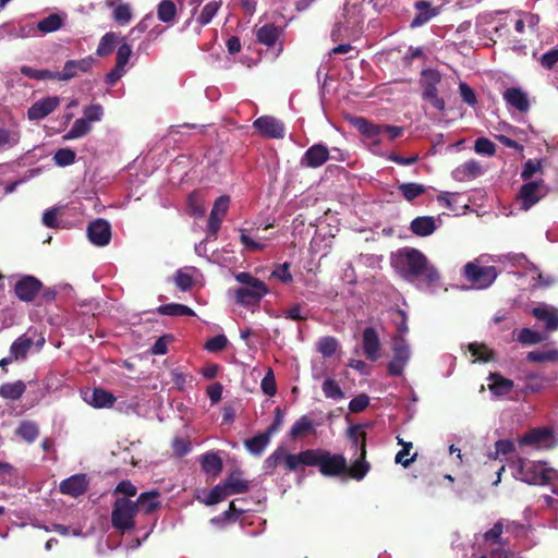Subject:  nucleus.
Listing matches in <instances>:
<instances>
[{
  "mask_svg": "<svg viewBox=\"0 0 558 558\" xmlns=\"http://www.w3.org/2000/svg\"><path fill=\"white\" fill-rule=\"evenodd\" d=\"M391 264L408 280L423 278L426 283L432 284L440 277L438 270L428 264L426 256L413 247L398 251Z\"/></svg>",
  "mask_w": 558,
  "mask_h": 558,
  "instance_id": "f257e3e1",
  "label": "nucleus"
},
{
  "mask_svg": "<svg viewBox=\"0 0 558 558\" xmlns=\"http://www.w3.org/2000/svg\"><path fill=\"white\" fill-rule=\"evenodd\" d=\"M138 512V505L126 497H118L111 511V525L121 534L135 527V515Z\"/></svg>",
  "mask_w": 558,
  "mask_h": 558,
  "instance_id": "f03ea898",
  "label": "nucleus"
},
{
  "mask_svg": "<svg viewBox=\"0 0 558 558\" xmlns=\"http://www.w3.org/2000/svg\"><path fill=\"white\" fill-rule=\"evenodd\" d=\"M514 463L520 478L531 485H546L557 474L555 470L546 468L544 464L534 463L523 458H518Z\"/></svg>",
  "mask_w": 558,
  "mask_h": 558,
  "instance_id": "7ed1b4c3",
  "label": "nucleus"
},
{
  "mask_svg": "<svg viewBox=\"0 0 558 558\" xmlns=\"http://www.w3.org/2000/svg\"><path fill=\"white\" fill-rule=\"evenodd\" d=\"M441 82V74L435 69H424L421 72L420 84L422 86V98L440 112L446 109V102L438 95V84Z\"/></svg>",
  "mask_w": 558,
  "mask_h": 558,
  "instance_id": "20e7f679",
  "label": "nucleus"
},
{
  "mask_svg": "<svg viewBox=\"0 0 558 558\" xmlns=\"http://www.w3.org/2000/svg\"><path fill=\"white\" fill-rule=\"evenodd\" d=\"M548 193V187L544 180L529 181L521 185L517 199L520 203V208L523 210L531 209Z\"/></svg>",
  "mask_w": 558,
  "mask_h": 558,
  "instance_id": "39448f33",
  "label": "nucleus"
},
{
  "mask_svg": "<svg viewBox=\"0 0 558 558\" xmlns=\"http://www.w3.org/2000/svg\"><path fill=\"white\" fill-rule=\"evenodd\" d=\"M464 276L477 289L488 288L497 278V269L494 266H480L468 263L464 266Z\"/></svg>",
  "mask_w": 558,
  "mask_h": 558,
  "instance_id": "423d86ee",
  "label": "nucleus"
},
{
  "mask_svg": "<svg viewBox=\"0 0 558 558\" xmlns=\"http://www.w3.org/2000/svg\"><path fill=\"white\" fill-rule=\"evenodd\" d=\"M393 356L387 365L389 376H401L410 360V348L404 338L395 337L392 343Z\"/></svg>",
  "mask_w": 558,
  "mask_h": 558,
  "instance_id": "0eeeda50",
  "label": "nucleus"
},
{
  "mask_svg": "<svg viewBox=\"0 0 558 558\" xmlns=\"http://www.w3.org/2000/svg\"><path fill=\"white\" fill-rule=\"evenodd\" d=\"M318 468L324 476L337 477L344 474L348 463L344 456L340 453L331 454L329 451L324 450Z\"/></svg>",
  "mask_w": 558,
  "mask_h": 558,
  "instance_id": "6e6552de",
  "label": "nucleus"
},
{
  "mask_svg": "<svg viewBox=\"0 0 558 558\" xmlns=\"http://www.w3.org/2000/svg\"><path fill=\"white\" fill-rule=\"evenodd\" d=\"M254 129L263 137L281 140L284 137L286 128L283 122L272 116H262L253 122Z\"/></svg>",
  "mask_w": 558,
  "mask_h": 558,
  "instance_id": "1a4fd4ad",
  "label": "nucleus"
},
{
  "mask_svg": "<svg viewBox=\"0 0 558 558\" xmlns=\"http://www.w3.org/2000/svg\"><path fill=\"white\" fill-rule=\"evenodd\" d=\"M267 293V286L263 281H256V284L236 289L235 301L243 306L257 305Z\"/></svg>",
  "mask_w": 558,
  "mask_h": 558,
  "instance_id": "9d476101",
  "label": "nucleus"
},
{
  "mask_svg": "<svg viewBox=\"0 0 558 558\" xmlns=\"http://www.w3.org/2000/svg\"><path fill=\"white\" fill-rule=\"evenodd\" d=\"M43 289V282L34 276L26 275L14 286L16 298L23 302H32Z\"/></svg>",
  "mask_w": 558,
  "mask_h": 558,
  "instance_id": "9b49d317",
  "label": "nucleus"
},
{
  "mask_svg": "<svg viewBox=\"0 0 558 558\" xmlns=\"http://www.w3.org/2000/svg\"><path fill=\"white\" fill-rule=\"evenodd\" d=\"M230 205V197L228 195L219 196L211 208L209 214V218L207 221V230L208 233L213 236H216L223 218L226 217Z\"/></svg>",
  "mask_w": 558,
  "mask_h": 558,
  "instance_id": "f8f14e48",
  "label": "nucleus"
},
{
  "mask_svg": "<svg viewBox=\"0 0 558 558\" xmlns=\"http://www.w3.org/2000/svg\"><path fill=\"white\" fill-rule=\"evenodd\" d=\"M87 236L89 241L97 246H105L111 240V226L101 218L92 221L87 227Z\"/></svg>",
  "mask_w": 558,
  "mask_h": 558,
  "instance_id": "ddd939ff",
  "label": "nucleus"
},
{
  "mask_svg": "<svg viewBox=\"0 0 558 558\" xmlns=\"http://www.w3.org/2000/svg\"><path fill=\"white\" fill-rule=\"evenodd\" d=\"M329 159L328 147L324 144L311 146L302 156L300 165L305 168H319Z\"/></svg>",
  "mask_w": 558,
  "mask_h": 558,
  "instance_id": "4468645a",
  "label": "nucleus"
},
{
  "mask_svg": "<svg viewBox=\"0 0 558 558\" xmlns=\"http://www.w3.org/2000/svg\"><path fill=\"white\" fill-rule=\"evenodd\" d=\"M60 105V98L49 96L35 101L27 110L29 120H41L53 112Z\"/></svg>",
  "mask_w": 558,
  "mask_h": 558,
  "instance_id": "2eb2a0df",
  "label": "nucleus"
},
{
  "mask_svg": "<svg viewBox=\"0 0 558 558\" xmlns=\"http://www.w3.org/2000/svg\"><path fill=\"white\" fill-rule=\"evenodd\" d=\"M369 469L371 464L366 461V433H362L360 457L352 465L348 466L344 474L353 480L361 481L366 476Z\"/></svg>",
  "mask_w": 558,
  "mask_h": 558,
  "instance_id": "dca6fc26",
  "label": "nucleus"
},
{
  "mask_svg": "<svg viewBox=\"0 0 558 558\" xmlns=\"http://www.w3.org/2000/svg\"><path fill=\"white\" fill-rule=\"evenodd\" d=\"M60 492L71 497H78L88 488V480L85 474H75L60 483Z\"/></svg>",
  "mask_w": 558,
  "mask_h": 558,
  "instance_id": "f3484780",
  "label": "nucleus"
},
{
  "mask_svg": "<svg viewBox=\"0 0 558 558\" xmlns=\"http://www.w3.org/2000/svg\"><path fill=\"white\" fill-rule=\"evenodd\" d=\"M554 437L553 429L549 427L532 428L519 438L521 446H546Z\"/></svg>",
  "mask_w": 558,
  "mask_h": 558,
  "instance_id": "a211bd4d",
  "label": "nucleus"
},
{
  "mask_svg": "<svg viewBox=\"0 0 558 558\" xmlns=\"http://www.w3.org/2000/svg\"><path fill=\"white\" fill-rule=\"evenodd\" d=\"M502 97L508 106L517 109L520 112H526L530 109V100L525 92L520 87L507 88Z\"/></svg>",
  "mask_w": 558,
  "mask_h": 558,
  "instance_id": "6ab92c4d",
  "label": "nucleus"
},
{
  "mask_svg": "<svg viewBox=\"0 0 558 558\" xmlns=\"http://www.w3.org/2000/svg\"><path fill=\"white\" fill-rule=\"evenodd\" d=\"M380 341L377 331L373 327H366L363 331V351L367 360L375 362L378 360Z\"/></svg>",
  "mask_w": 558,
  "mask_h": 558,
  "instance_id": "aec40b11",
  "label": "nucleus"
},
{
  "mask_svg": "<svg viewBox=\"0 0 558 558\" xmlns=\"http://www.w3.org/2000/svg\"><path fill=\"white\" fill-rule=\"evenodd\" d=\"M533 316L539 320L543 322L545 325V329L549 332L557 331L558 330V310L548 306V305H542L534 307L532 310Z\"/></svg>",
  "mask_w": 558,
  "mask_h": 558,
  "instance_id": "412c9836",
  "label": "nucleus"
},
{
  "mask_svg": "<svg viewBox=\"0 0 558 558\" xmlns=\"http://www.w3.org/2000/svg\"><path fill=\"white\" fill-rule=\"evenodd\" d=\"M414 8L417 11L415 16L413 17L410 26L412 28L422 26L430 21L434 16L438 14V9L433 7L429 1L418 0L414 3Z\"/></svg>",
  "mask_w": 558,
  "mask_h": 558,
  "instance_id": "4be33fe9",
  "label": "nucleus"
},
{
  "mask_svg": "<svg viewBox=\"0 0 558 558\" xmlns=\"http://www.w3.org/2000/svg\"><path fill=\"white\" fill-rule=\"evenodd\" d=\"M93 63L94 59L92 57L66 61L63 70L61 71V81H70L75 77L78 72H88L92 69Z\"/></svg>",
  "mask_w": 558,
  "mask_h": 558,
  "instance_id": "5701e85b",
  "label": "nucleus"
},
{
  "mask_svg": "<svg viewBox=\"0 0 558 558\" xmlns=\"http://www.w3.org/2000/svg\"><path fill=\"white\" fill-rule=\"evenodd\" d=\"M160 493L157 489H151L145 493H142L134 505H138V511H142L145 514H151L157 509L160 508L161 502L159 501Z\"/></svg>",
  "mask_w": 558,
  "mask_h": 558,
  "instance_id": "b1692460",
  "label": "nucleus"
},
{
  "mask_svg": "<svg viewBox=\"0 0 558 558\" xmlns=\"http://www.w3.org/2000/svg\"><path fill=\"white\" fill-rule=\"evenodd\" d=\"M436 229V221L432 216L416 217L410 223L411 232L422 238L433 234Z\"/></svg>",
  "mask_w": 558,
  "mask_h": 558,
  "instance_id": "393cba45",
  "label": "nucleus"
},
{
  "mask_svg": "<svg viewBox=\"0 0 558 558\" xmlns=\"http://www.w3.org/2000/svg\"><path fill=\"white\" fill-rule=\"evenodd\" d=\"M488 379L492 381L488 388L496 397H505L509 395L514 387L511 379L504 377L499 373H492Z\"/></svg>",
  "mask_w": 558,
  "mask_h": 558,
  "instance_id": "a878e982",
  "label": "nucleus"
},
{
  "mask_svg": "<svg viewBox=\"0 0 558 558\" xmlns=\"http://www.w3.org/2000/svg\"><path fill=\"white\" fill-rule=\"evenodd\" d=\"M65 15L52 13L40 20L35 26L36 32L40 34H49L59 31L64 25Z\"/></svg>",
  "mask_w": 558,
  "mask_h": 558,
  "instance_id": "bb28decb",
  "label": "nucleus"
},
{
  "mask_svg": "<svg viewBox=\"0 0 558 558\" xmlns=\"http://www.w3.org/2000/svg\"><path fill=\"white\" fill-rule=\"evenodd\" d=\"M482 172L483 169L480 162L476 160H469L456 168L453 177L459 181L471 180L477 178Z\"/></svg>",
  "mask_w": 558,
  "mask_h": 558,
  "instance_id": "cd10ccee",
  "label": "nucleus"
},
{
  "mask_svg": "<svg viewBox=\"0 0 558 558\" xmlns=\"http://www.w3.org/2000/svg\"><path fill=\"white\" fill-rule=\"evenodd\" d=\"M223 483L230 495L244 494L250 489V483L242 478L241 470L233 471Z\"/></svg>",
  "mask_w": 558,
  "mask_h": 558,
  "instance_id": "c85d7f7f",
  "label": "nucleus"
},
{
  "mask_svg": "<svg viewBox=\"0 0 558 558\" xmlns=\"http://www.w3.org/2000/svg\"><path fill=\"white\" fill-rule=\"evenodd\" d=\"M201 466L204 473L218 476L223 468L222 459L216 452H207L201 457Z\"/></svg>",
  "mask_w": 558,
  "mask_h": 558,
  "instance_id": "c756f323",
  "label": "nucleus"
},
{
  "mask_svg": "<svg viewBox=\"0 0 558 558\" xmlns=\"http://www.w3.org/2000/svg\"><path fill=\"white\" fill-rule=\"evenodd\" d=\"M518 379L524 381L521 392L525 395L538 392L544 387V377L534 372H525Z\"/></svg>",
  "mask_w": 558,
  "mask_h": 558,
  "instance_id": "7c9ffc66",
  "label": "nucleus"
},
{
  "mask_svg": "<svg viewBox=\"0 0 558 558\" xmlns=\"http://www.w3.org/2000/svg\"><path fill=\"white\" fill-rule=\"evenodd\" d=\"M281 29L275 24H265L256 32V39L259 44L272 47L277 43Z\"/></svg>",
  "mask_w": 558,
  "mask_h": 558,
  "instance_id": "2f4dec72",
  "label": "nucleus"
},
{
  "mask_svg": "<svg viewBox=\"0 0 558 558\" xmlns=\"http://www.w3.org/2000/svg\"><path fill=\"white\" fill-rule=\"evenodd\" d=\"M315 433L316 428L314 422L307 415H302L299 420L294 422L289 435L292 439H298Z\"/></svg>",
  "mask_w": 558,
  "mask_h": 558,
  "instance_id": "473e14b6",
  "label": "nucleus"
},
{
  "mask_svg": "<svg viewBox=\"0 0 558 558\" xmlns=\"http://www.w3.org/2000/svg\"><path fill=\"white\" fill-rule=\"evenodd\" d=\"M270 435L265 430L244 441L245 448L256 457L262 456L270 442Z\"/></svg>",
  "mask_w": 558,
  "mask_h": 558,
  "instance_id": "72a5a7b5",
  "label": "nucleus"
},
{
  "mask_svg": "<svg viewBox=\"0 0 558 558\" xmlns=\"http://www.w3.org/2000/svg\"><path fill=\"white\" fill-rule=\"evenodd\" d=\"M353 126L364 136L373 138L383 133V124H376L363 117H357L352 120Z\"/></svg>",
  "mask_w": 558,
  "mask_h": 558,
  "instance_id": "f704fd0d",
  "label": "nucleus"
},
{
  "mask_svg": "<svg viewBox=\"0 0 558 558\" xmlns=\"http://www.w3.org/2000/svg\"><path fill=\"white\" fill-rule=\"evenodd\" d=\"M15 435L28 444L34 442L39 436V426L33 421H22L15 429Z\"/></svg>",
  "mask_w": 558,
  "mask_h": 558,
  "instance_id": "c9c22d12",
  "label": "nucleus"
},
{
  "mask_svg": "<svg viewBox=\"0 0 558 558\" xmlns=\"http://www.w3.org/2000/svg\"><path fill=\"white\" fill-rule=\"evenodd\" d=\"M116 402V397L102 388H94L90 404L94 408H111Z\"/></svg>",
  "mask_w": 558,
  "mask_h": 558,
  "instance_id": "e433bc0d",
  "label": "nucleus"
},
{
  "mask_svg": "<svg viewBox=\"0 0 558 558\" xmlns=\"http://www.w3.org/2000/svg\"><path fill=\"white\" fill-rule=\"evenodd\" d=\"M120 36L114 32L106 33L97 47V54L101 58L109 56L120 41Z\"/></svg>",
  "mask_w": 558,
  "mask_h": 558,
  "instance_id": "4c0bfd02",
  "label": "nucleus"
},
{
  "mask_svg": "<svg viewBox=\"0 0 558 558\" xmlns=\"http://www.w3.org/2000/svg\"><path fill=\"white\" fill-rule=\"evenodd\" d=\"M26 390V385L22 380L7 383L0 387V397L3 399L19 400Z\"/></svg>",
  "mask_w": 558,
  "mask_h": 558,
  "instance_id": "58836bf2",
  "label": "nucleus"
},
{
  "mask_svg": "<svg viewBox=\"0 0 558 558\" xmlns=\"http://www.w3.org/2000/svg\"><path fill=\"white\" fill-rule=\"evenodd\" d=\"M32 345V338L21 336L11 344L10 354L14 360H23L26 357Z\"/></svg>",
  "mask_w": 558,
  "mask_h": 558,
  "instance_id": "ea45409f",
  "label": "nucleus"
},
{
  "mask_svg": "<svg viewBox=\"0 0 558 558\" xmlns=\"http://www.w3.org/2000/svg\"><path fill=\"white\" fill-rule=\"evenodd\" d=\"M157 312L161 315H167V316H195V312L184 305V304H179V303H169V304H165V305H160L158 308H157Z\"/></svg>",
  "mask_w": 558,
  "mask_h": 558,
  "instance_id": "a19ab883",
  "label": "nucleus"
},
{
  "mask_svg": "<svg viewBox=\"0 0 558 558\" xmlns=\"http://www.w3.org/2000/svg\"><path fill=\"white\" fill-rule=\"evenodd\" d=\"M21 140V132L13 129H5L0 126V149L7 150L19 144Z\"/></svg>",
  "mask_w": 558,
  "mask_h": 558,
  "instance_id": "79ce46f5",
  "label": "nucleus"
},
{
  "mask_svg": "<svg viewBox=\"0 0 558 558\" xmlns=\"http://www.w3.org/2000/svg\"><path fill=\"white\" fill-rule=\"evenodd\" d=\"M403 198L408 202H413L418 196L423 195L426 191L425 186L415 182L401 183L398 186Z\"/></svg>",
  "mask_w": 558,
  "mask_h": 558,
  "instance_id": "37998d69",
  "label": "nucleus"
},
{
  "mask_svg": "<svg viewBox=\"0 0 558 558\" xmlns=\"http://www.w3.org/2000/svg\"><path fill=\"white\" fill-rule=\"evenodd\" d=\"M398 444L402 446V449L397 452L395 461L404 468H408L417 458V453H413L411 458H407L410 454L413 444L411 441H404L398 437Z\"/></svg>",
  "mask_w": 558,
  "mask_h": 558,
  "instance_id": "c03bdc74",
  "label": "nucleus"
},
{
  "mask_svg": "<svg viewBox=\"0 0 558 558\" xmlns=\"http://www.w3.org/2000/svg\"><path fill=\"white\" fill-rule=\"evenodd\" d=\"M177 14V5L171 0H162L158 4L157 15L159 21L163 23H171L174 21Z\"/></svg>",
  "mask_w": 558,
  "mask_h": 558,
  "instance_id": "a18cd8bd",
  "label": "nucleus"
},
{
  "mask_svg": "<svg viewBox=\"0 0 558 558\" xmlns=\"http://www.w3.org/2000/svg\"><path fill=\"white\" fill-rule=\"evenodd\" d=\"M469 351L480 362H489L494 360L495 353L485 343L473 342L469 344Z\"/></svg>",
  "mask_w": 558,
  "mask_h": 558,
  "instance_id": "49530a36",
  "label": "nucleus"
},
{
  "mask_svg": "<svg viewBox=\"0 0 558 558\" xmlns=\"http://www.w3.org/2000/svg\"><path fill=\"white\" fill-rule=\"evenodd\" d=\"M221 7V1L213 0L205 4L201 14L196 19L197 23L201 26H205L209 24L213 17L217 14L218 10Z\"/></svg>",
  "mask_w": 558,
  "mask_h": 558,
  "instance_id": "de8ad7c7",
  "label": "nucleus"
},
{
  "mask_svg": "<svg viewBox=\"0 0 558 558\" xmlns=\"http://www.w3.org/2000/svg\"><path fill=\"white\" fill-rule=\"evenodd\" d=\"M90 131V123L85 118L76 119L70 129V131L64 135L65 140H74L80 138L86 135Z\"/></svg>",
  "mask_w": 558,
  "mask_h": 558,
  "instance_id": "09e8293b",
  "label": "nucleus"
},
{
  "mask_svg": "<svg viewBox=\"0 0 558 558\" xmlns=\"http://www.w3.org/2000/svg\"><path fill=\"white\" fill-rule=\"evenodd\" d=\"M323 449H306L299 452L301 465L319 466Z\"/></svg>",
  "mask_w": 558,
  "mask_h": 558,
  "instance_id": "8fccbe9b",
  "label": "nucleus"
},
{
  "mask_svg": "<svg viewBox=\"0 0 558 558\" xmlns=\"http://www.w3.org/2000/svg\"><path fill=\"white\" fill-rule=\"evenodd\" d=\"M228 496H230V494L225 483L218 484L210 489L209 494L204 499V504L207 506H214L222 501Z\"/></svg>",
  "mask_w": 558,
  "mask_h": 558,
  "instance_id": "3c124183",
  "label": "nucleus"
},
{
  "mask_svg": "<svg viewBox=\"0 0 558 558\" xmlns=\"http://www.w3.org/2000/svg\"><path fill=\"white\" fill-rule=\"evenodd\" d=\"M547 337L530 328H522L518 335V341L523 344H537L545 341Z\"/></svg>",
  "mask_w": 558,
  "mask_h": 558,
  "instance_id": "603ef678",
  "label": "nucleus"
},
{
  "mask_svg": "<svg viewBox=\"0 0 558 558\" xmlns=\"http://www.w3.org/2000/svg\"><path fill=\"white\" fill-rule=\"evenodd\" d=\"M338 345L339 342L335 337L326 336L319 339L317 348L324 357H330L336 353Z\"/></svg>",
  "mask_w": 558,
  "mask_h": 558,
  "instance_id": "864d4df0",
  "label": "nucleus"
},
{
  "mask_svg": "<svg viewBox=\"0 0 558 558\" xmlns=\"http://www.w3.org/2000/svg\"><path fill=\"white\" fill-rule=\"evenodd\" d=\"M526 360L533 363L558 362V350L531 351L527 353Z\"/></svg>",
  "mask_w": 558,
  "mask_h": 558,
  "instance_id": "5fc2aeb1",
  "label": "nucleus"
},
{
  "mask_svg": "<svg viewBox=\"0 0 558 558\" xmlns=\"http://www.w3.org/2000/svg\"><path fill=\"white\" fill-rule=\"evenodd\" d=\"M322 390L326 398L333 400L344 398V393L340 388L339 384L332 378H328L323 383Z\"/></svg>",
  "mask_w": 558,
  "mask_h": 558,
  "instance_id": "6e6d98bb",
  "label": "nucleus"
},
{
  "mask_svg": "<svg viewBox=\"0 0 558 558\" xmlns=\"http://www.w3.org/2000/svg\"><path fill=\"white\" fill-rule=\"evenodd\" d=\"M283 446H279L263 463L265 474H272L276 468L282 463Z\"/></svg>",
  "mask_w": 558,
  "mask_h": 558,
  "instance_id": "4d7b16f0",
  "label": "nucleus"
},
{
  "mask_svg": "<svg viewBox=\"0 0 558 558\" xmlns=\"http://www.w3.org/2000/svg\"><path fill=\"white\" fill-rule=\"evenodd\" d=\"M542 172H543L542 161L538 159H529L523 165V168L521 171V179L525 182H529L534 174L542 173Z\"/></svg>",
  "mask_w": 558,
  "mask_h": 558,
  "instance_id": "13d9d810",
  "label": "nucleus"
},
{
  "mask_svg": "<svg viewBox=\"0 0 558 558\" xmlns=\"http://www.w3.org/2000/svg\"><path fill=\"white\" fill-rule=\"evenodd\" d=\"M75 151L71 148H60L53 155V161L57 166L65 167L75 161Z\"/></svg>",
  "mask_w": 558,
  "mask_h": 558,
  "instance_id": "bf43d9fd",
  "label": "nucleus"
},
{
  "mask_svg": "<svg viewBox=\"0 0 558 558\" xmlns=\"http://www.w3.org/2000/svg\"><path fill=\"white\" fill-rule=\"evenodd\" d=\"M475 153L485 156H494L496 153V145L487 137H478L474 144Z\"/></svg>",
  "mask_w": 558,
  "mask_h": 558,
  "instance_id": "052dcab7",
  "label": "nucleus"
},
{
  "mask_svg": "<svg viewBox=\"0 0 558 558\" xmlns=\"http://www.w3.org/2000/svg\"><path fill=\"white\" fill-rule=\"evenodd\" d=\"M514 451V444L510 439H500L495 442V452L489 453L494 460L499 458V454L507 456Z\"/></svg>",
  "mask_w": 558,
  "mask_h": 558,
  "instance_id": "680f3d73",
  "label": "nucleus"
},
{
  "mask_svg": "<svg viewBox=\"0 0 558 558\" xmlns=\"http://www.w3.org/2000/svg\"><path fill=\"white\" fill-rule=\"evenodd\" d=\"M305 307L304 303H295L290 308L283 312V317L290 320H306L308 318V313H304L303 308Z\"/></svg>",
  "mask_w": 558,
  "mask_h": 558,
  "instance_id": "e2e57ef3",
  "label": "nucleus"
},
{
  "mask_svg": "<svg viewBox=\"0 0 558 558\" xmlns=\"http://www.w3.org/2000/svg\"><path fill=\"white\" fill-rule=\"evenodd\" d=\"M263 392L268 397H274L277 392V385L272 369H268L260 383Z\"/></svg>",
  "mask_w": 558,
  "mask_h": 558,
  "instance_id": "0e129e2a",
  "label": "nucleus"
},
{
  "mask_svg": "<svg viewBox=\"0 0 558 558\" xmlns=\"http://www.w3.org/2000/svg\"><path fill=\"white\" fill-rule=\"evenodd\" d=\"M174 282H175L177 287L182 291L190 290L194 284L192 275L184 271L183 269H179L175 272Z\"/></svg>",
  "mask_w": 558,
  "mask_h": 558,
  "instance_id": "69168bd1",
  "label": "nucleus"
},
{
  "mask_svg": "<svg viewBox=\"0 0 558 558\" xmlns=\"http://www.w3.org/2000/svg\"><path fill=\"white\" fill-rule=\"evenodd\" d=\"M132 56V48L129 44L123 43L118 47L117 54H116V65H118L119 69L125 68L128 64L130 58Z\"/></svg>",
  "mask_w": 558,
  "mask_h": 558,
  "instance_id": "338daca9",
  "label": "nucleus"
},
{
  "mask_svg": "<svg viewBox=\"0 0 558 558\" xmlns=\"http://www.w3.org/2000/svg\"><path fill=\"white\" fill-rule=\"evenodd\" d=\"M459 93L463 102L466 105L474 107L477 104V97L474 89L465 82H461L459 84Z\"/></svg>",
  "mask_w": 558,
  "mask_h": 558,
  "instance_id": "774afa93",
  "label": "nucleus"
}]
</instances>
